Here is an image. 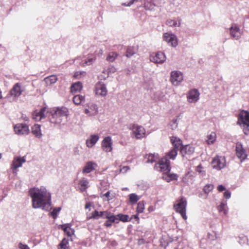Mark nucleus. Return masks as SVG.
Listing matches in <instances>:
<instances>
[{
    "label": "nucleus",
    "mask_w": 249,
    "mask_h": 249,
    "mask_svg": "<svg viewBox=\"0 0 249 249\" xmlns=\"http://www.w3.org/2000/svg\"><path fill=\"white\" fill-rule=\"evenodd\" d=\"M110 192H107L104 195V196H106L107 198V200L109 201L112 198V197L110 196Z\"/></svg>",
    "instance_id": "nucleus-57"
},
{
    "label": "nucleus",
    "mask_w": 249,
    "mask_h": 249,
    "mask_svg": "<svg viewBox=\"0 0 249 249\" xmlns=\"http://www.w3.org/2000/svg\"><path fill=\"white\" fill-rule=\"evenodd\" d=\"M216 140V134L214 132H208L206 139V143L209 144H213Z\"/></svg>",
    "instance_id": "nucleus-27"
},
{
    "label": "nucleus",
    "mask_w": 249,
    "mask_h": 249,
    "mask_svg": "<svg viewBox=\"0 0 249 249\" xmlns=\"http://www.w3.org/2000/svg\"><path fill=\"white\" fill-rule=\"evenodd\" d=\"M218 210L219 212H223L225 215L228 213V207L226 202H222L220 205L218 207Z\"/></svg>",
    "instance_id": "nucleus-37"
},
{
    "label": "nucleus",
    "mask_w": 249,
    "mask_h": 249,
    "mask_svg": "<svg viewBox=\"0 0 249 249\" xmlns=\"http://www.w3.org/2000/svg\"><path fill=\"white\" fill-rule=\"evenodd\" d=\"M230 34L235 39H238L241 36V32L239 27L233 24L230 28Z\"/></svg>",
    "instance_id": "nucleus-21"
},
{
    "label": "nucleus",
    "mask_w": 249,
    "mask_h": 249,
    "mask_svg": "<svg viewBox=\"0 0 249 249\" xmlns=\"http://www.w3.org/2000/svg\"><path fill=\"white\" fill-rule=\"evenodd\" d=\"M69 240L68 239L64 238L59 244V249H67Z\"/></svg>",
    "instance_id": "nucleus-42"
},
{
    "label": "nucleus",
    "mask_w": 249,
    "mask_h": 249,
    "mask_svg": "<svg viewBox=\"0 0 249 249\" xmlns=\"http://www.w3.org/2000/svg\"><path fill=\"white\" fill-rule=\"evenodd\" d=\"M217 190L219 192H222L226 190V188L222 185H219L217 187Z\"/></svg>",
    "instance_id": "nucleus-58"
},
{
    "label": "nucleus",
    "mask_w": 249,
    "mask_h": 249,
    "mask_svg": "<svg viewBox=\"0 0 249 249\" xmlns=\"http://www.w3.org/2000/svg\"><path fill=\"white\" fill-rule=\"evenodd\" d=\"M89 182L87 178H81L78 183V188L81 192H84L89 187Z\"/></svg>",
    "instance_id": "nucleus-25"
},
{
    "label": "nucleus",
    "mask_w": 249,
    "mask_h": 249,
    "mask_svg": "<svg viewBox=\"0 0 249 249\" xmlns=\"http://www.w3.org/2000/svg\"><path fill=\"white\" fill-rule=\"evenodd\" d=\"M195 151V147L191 145H186L180 149V153L183 157L189 159Z\"/></svg>",
    "instance_id": "nucleus-18"
},
{
    "label": "nucleus",
    "mask_w": 249,
    "mask_h": 249,
    "mask_svg": "<svg viewBox=\"0 0 249 249\" xmlns=\"http://www.w3.org/2000/svg\"><path fill=\"white\" fill-rule=\"evenodd\" d=\"M32 133L36 137L40 138L42 136L40 125L38 124H35L32 127Z\"/></svg>",
    "instance_id": "nucleus-29"
},
{
    "label": "nucleus",
    "mask_w": 249,
    "mask_h": 249,
    "mask_svg": "<svg viewBox=\"0 0 249 249\" xmlns=\"http://www.w3.org/2000/svg\"><path fill=\"white\" fill-rule=\"evenodd\" d=\"M166 24L172 27H179L181 24V19L179 18L174 19H168L166 21Z\"/></svg>",
    "instance_id": "nucleus-30"
},
{
    "label": "nucleus",
    "mask_w": 249,
    "mask_h": 249,
    "mask_svg": "<svg viewBox=\"0 0 249 249\" xmlns=\"http://www.w3.org/2000/svg\"><path fill=\"white\" fill-rule=\"evenodd\" d=\"M85 113L89 116H93L98 112V106L92 102L87 104L84 110Z\"/></svg>",
    "instance_id": "nucleus-13"
},
{
    "label": "nucleus",
    "mask_w": 249,
    "mask_h": 249,
    "mask_svg": "<svg viewBox=\"0 0 249 249\" xmlns=\"http://www.w3.org/2000/svg\"><path fill=\"white\" fill-rule=\"evenodd\" d=\"M48 113V109L44 107L42 108L39 111H34L33 113V119L36 121H41L45 118Z\"/></svg>",
    "instance_id": "nucleus-17"
},
{
    "label": "nucleus",
    "mask_w": 249,
    "mask_h": 249,
    "mask_svg": "<svg viewBox=\"0 0 249 249\" xmlns=\"http://www.w3.org/2000/svg\"><path fill=\"white\" fill-rule=\"evenodd\" d=\"M29 193L33 208H41L46 211L49 210L51 204V194L46 187H34L30 189Z\"/></svg>",
    "instance_id": "nucleus-1"
},
{
    "label": "nucleus",
    "mask_w": 249,
    "mask_h": 249,
    "mask_svg": "<svg viewBox=\"0 0 249 249\" xmlns=\"http://www.w3.org/2000/svg\"><path fill=\"white\" fill-rule=\"evenodd\" d=\"M118 56L117 53L115 52H111L108 53L107 57V60L109 62H113Z\"/></svg>",
    "instance_id": "nucleus-40"
},
{
    "label": "nucleus",
    "mask_w": 249,
    "mask_h": 249,
    "mask_svg": "<svg viewBox=\"0 0 249 249\" xmlns=\"http://www.w3.org/2000/svg\"><path fill=\"white\" fill-rule=\"evenodd\" d=\"M133 216H134V218L135 219H136L137 220H138V221L139 220V218L138 215L137 214L134 215Z\"/></svg>",
    "instance_id": "nucleus-64"
},
{
    "label": "nucleus",
    "mask_w": 249,
    "mask_h": 249,
    "mask_svg": "<svg viewBox=\"0 0 249 249\" xmlns=\"http://www.w3.org/2000/svg\"><path fill=\"white\" fill-rule=\"evenodd\" d=\"M231 192L229 191L226 190L224 192V197L226 199H229L231 197Z\"/></svg>",
    "instance_id": "nucleus-52"
},
{
    "label": "nucleus",
    "mask_w": 249,
    "mask_h": 249,
    "mask_svg": "<svg viewBox=\"0 0 249 249\" xmlns=\"http://www.w3.org/2000/svg\"><path fill=\"white\" fill-rule=\"evenodd\" d=\"M202 166L201 165H199L196 167V171L198 172L201 175L204 176L205 175V173L204 171L201 170Z\"/></svg>",
    "instance_id": "nucleus-50"
},
{
    "label": "nucleus",
    "mask_w": 249,
    "mask_h": 249,
    "mask_svg": "<svg viewBox=\"0 0 249 249\" xmlns=\"http://www.w3.org/2000/svg\"><path fill=\"white\" fill-rule=\"evenodd\" d=\"M194 178V173L192 172H188L183 178V182L192 183Z\"/></svg>",
    "instance_id": "nucleus-31"
},
{
    "label": "nucleus",
    "mask_w": 249,
    "mask_h": 249,
    "mask_svg": "<svg viewBox=\"0 0 249 249\" xmlns=\"http://www.w3.org/2000/svg\"><path fill=\"white\" fill-rule=\"evenodd\" d=\"M236 155L241 160L246 159L247 155L242 147V145L240 143H237L236 146Z\"/></svg>",
    "instance_id": "nucleus-22"
},
{
    "label": "nucleus",
    "mask_w": 249,
    "mask_h": 249,
    "mask_svg": "<svg viewBox=\"0 0 249 249\" xmlns=\"http://www.w3.org/2000/svg\"><path fill=\"white\" fill-rule=\"evenodd\" d=\"M200 93L197 89H193L187 94V100L190 103L196 102L199 98Z\"/></svg>",
    "instance_id": "nucleus-16"
},
{
    "label": "nucleus",
    "mask_w": 249,
    "mask_h": 249,
    "mask_svg": "<svg viewBox=\"0 0 249 249\" xmlns=\"http://www.w3.org/2000/svg\"><path fill=\"white\" fill-rule=\"evenodd\" d=\"M154 98L156 100L161 101L163 99V96L161 95L160 92H157L155 94Z\"/></svg>",
    "instance_id": "nucleus-49"
},
{
    "label": "nucleus",
    "mask_w": 249,
    "mask_h": 249,
    "mask_svg": "<svg viewBox=\"0 0 249 249\" xmlns=\"http://www.w3.org/2000/svg\"><path fill=\"white\" fill-rule=\"evenodd\" d=\"M85 73L86 72L85 71H77L75 73L74 76L75 77H78L80 74L84 75L85 74Z\"/></svg>",
    "instance_id": "nucleus-59"
},
{
    "label": "nucleus",
    "mask_w": 249,
    "mask_h": 249,
    "mask_svg": "<svg viewBox=\"0 0 249 249\" xmlns=\"http://www.w3.org/2000/svg\"><path fill=\"white\" fill-rule=\"evenodd\" d=\"M149 59L150 61L154 63L162 64L165 61L166 57L163 53L159 52L151 54Z\"/></svg>",
    "instance_id": "nucleus-12"
},
{
    "label": "nucleus",
    "mask_w": 249,
    "mask_h": 249,
    "mask_svg": "<svg viewBox=\"0 0 249 249\" xmlns=\"http://www.w3.org/2000/svg\"><path fill=\"white\" fill-rule=\"evenodd\" d=\"M226 165V160L224 157L217 156L215 157L212 161V166L213 168L219 170L223 168Z\"/></svg>",
    "instance_id": "nucleus-11"
},
{
    "label": "nucleus",
    "mask_w": 249,
    "mask_h": 249,
    "mask_svg": "<svg viewBox=\"0 0 249 249\" xmlns=\"http://www.w3.org/2000/svg\"><path fill=\"white\" fill-rule=\"evenodd\" d=\"M213 189V185L212 184H206L203 188L204 192L206 193H209Z\"/></svg>",
    "instance_id": "nucleus-46"
},
{
    "label": "nucleus",
    "mask_w": 249,
    "mask_h": 249,
    "mask_svg": "<svg viewBox=\"0 0 249 249\" xmlns=\"http://www.w3.org/2000/svg\"><path fill=\"white\" fill-rule=\"evenodd\" d=\"M129 169V167L128 166H124L122 168L120 169V172L121 173H125Z\"/></svg>",
    "instance_id": "nucleus-54"
},
{
    "label": "nucleus",
    "mask_w": 249,
    "mask_h": 249,
    "mask_svg": "<svg viewBox=\"0 0 249 249\" xmlns=\"http://www.w3.org/2000/svg\"><path fill=\"white\" fill-rule=\"evenodd\" d=\"M25 162V160L23 158H15L13 161L12 167L13 169H16L22 166L23 163Z\"/></svg>",
    "instance_id": "nucleus-28"
},
{
    "label": "nucleus",
    "mask_w": 249,
    "mask_h": 249,
    "mask_svg": "<svg viewBox=\"0 0 249 249\" xmlns=\"http://www.w3.org/2000/svg\"><path fill=\"white\" fill-rule=\"evenodd\" d=\"M82 89V84L81 82H78L73 84L71 88V92L76 93L80 92Z\"/></svg>",
    "instance_id": "nucleus-32"
},
{
    "label": "nucleus",
    "mask_w": 249,
    "mask_h": 249,
    "mask_svg": "<svg viewBox=\"0 0 249 249\" xmlns=\"http://www.w3.org/2000/svg\"><path fill=\"white\" fill-rule=\"evenodd\" d=\"M14 131L18 135H28L29 133V127L25 124H18L15 125Z\"/></svg>",
    "instance_id": "nucleus-14"
},
{
    "label": "nucleus",
    "mask_w": 249,
    "mask_h": 249,
    "mask_svg": "<svg viewBox=\"0 0 249 249\" xmlns=\"http://www.w3.org/2000/svg\"><path fill=\"white\" fill-rule=\"evenodd\" d=\"M148 211L150 212H152L153 211H154V208L152 206H150L149 207V208H148Z\"/></svg>",
    "instance_id": "nucleus-62"
},
{
    "label": "nucleus",
    "mask_w": 249,
    "mask_h": 249,
    "mask_svg": "<svg viewBox=\"0 0 249 249\" xmlns=\"http://www.w3.org/2000/svg\"><path fill=\"white\" fill-rule=\"evenodd\" d=\"M144 210V202L143 201H140L138 203L137 208V212L138 213H142L143 212Z\"/></svg>",
    "instance_id": "nucleus-43"
},
{
    "label": "nucleus",
    "mask_w": 249,
    "mask_h": 249,
    "mask_svg": "<svg viewBox=\"0 0 249 249\" xmlns=\"http://www.w3.org/2000/svg\"><path fill=\"white\" fill-rule=\"evenodd\" d=\"M99 136L97 134L91 135L86 141V146L89 148L92 147L98 141Z\"/></svg>",
    "instance_id": "nucleus-23"
},
{
    "label": "nucleus",
    "mask_w": 249,
    "mask_h": 249,
    "mask_svg": "<svg viewBox=\"0 0 249 249\" xmlns=\"http://www.w3.org/2000/svg\"><path fill=\"white\" fill-rule=\"evenodd\" d=\"M57 80L56 75H52L44 79V82L47 85L50 86L54 84Z\"/></svg>",
    "instance_id": "nucleus-34"
},
{
    "label": "nucleus",
    "mask_w": 249,
    "mask_h": 249,
    "mask_svg": "<svg viewBox=\"0 0 249 249\" xmlns=\"http://www.w3.org/2000/svg\"><path fill=\"white\" fill-rule=\"evenodd\" d=\"M61 209V207H57L54 208L53 211L50 213L51 216L54 219H55L57 217L58 214L59 213Z\"/></svg>",
    "instance_id": "nucleus-44"
},
{
    "label": "nucleus",
    "mask_w": 249,
    "mask_h": 249,
    "mask_svg": "<svg viewBox=\"0 0 249 249\" xmlns=\"http://www.w3.org/2000/svg\"><path fill=\"white\" fill-rule=\"evenodd\" d=\"M23 90L21 89L20 85L19 83L16 84L13 88L10 91V94L11 96H14L15 97H19Z\"/></svg>",
    "instance_id": "nucleus-26"
},
{
    "label": "nucleus",
    "mask_w": 249,
    "mask_h": 249,
    "mask_svg": "<svg viewBox=\"0 0 249 249\" xmlns=\"http://www.w3.org/2000/svg\"><path fill=\"white\" fill-rule=\"evenodd\" d=\"M97 167V164L95 162L88 161L86 163L82 172L83 174L89 173L94 170Z\"/></svg>",
    "instance_id": "nucleus-24"
},
{
    "label": "nucleus",
    "mask_w": 249,
    "mask_h": 249,
    "mask_svg": "<svg viewBox=\"0 0 249 249\" xmlns=\"http://www.w3.org/2000/svg\"><path fill=\"white\" fill-rule=\"evenodd\" d=\"M171 178V180H177L178 178V176L175 174H168Z\"/></svg>",
    "instance_id": "nucleus-55"
},
{
    "label": "nucleus",
    "mask_w": 249,
    "mask_h": 249,
    "mask_svg": "<svg viewBox=\"0 0 249 249\" xmlns=\"http://www.w3.org/2000/svg\"><path fill=\"white\" fill-rule=\"evenodd\" d=\"M241 127L243 128L245 135L249 134V112L245 110H242L238 115L237 122Z\"/></svg>",
    "instance_id": "nucleus-3"
},
{
    "label": "nucleus",
    "mask_w": 249,
    "mask_h": 249,
    "mask_svg": "<svg viewBox=\"0 0 249 249\" xmlns=\"http://www.w3.org/2000/svg\"><path fill=\"white\" fill-rule=\"evenodd\" d=\"M62 229L64 230V232L69 236H71L74 234V231L69 227L67 225H63L61 226Z\"/></svg>",
    "instance_id": "nucleus-38"
},
{
    "label": "nucleus",
    "mask_w": 249,
    "mask_h": 249,
    "mask_svg": "<svg viewBox=\"0 0 249 249\" xmlns=\"http://www.w3.org/2000/svg\"><path fill=\"white\" fill-rule=\"evenodd\" d=\"M169 159L170 158L167 154L165 157L160 160L159 163L155 164V168L158 171L162 172L163 173H169L171 170L170 162Z\"/></svg>",
    "instance_id": "nucleus-5"
},
{
    "label": "nucleus",
    "mask_w": 249,
    "mask_h": 249,
    "mask_svg": "<svg viewBox=\"0 0 249 249\" xmlns=\"http://www.w3.org/2000/svg\"><path fill=\"white\" fill-rule=\"evenodd\" d=\"M112 142L110 136L105 137L102 142V147L105 151L107 152H111L112 150Z\"/></svg>",
    "instance_id": "nucleus-20"
},
{
    "label": "nucleus",
    "mask_w": 249,
    "mask_h": 249,
    "mask_svg": "<svg viewBox=\"0 0 249 249\" xmlns=\"http://www.w3.org/2000/svg\"><path fill=\"white\" fill-rule=\"evenodd\" d=\"M132 130L131 136L137 139H141L145 137V130L143 127L137 124H132L130 126Z\"/></svg>",
    "instance_id": "nucleus-6"
},
{
    "label": "nucleus",
    "mask_w": 249,
    "mask_h": 249,
    "mask_svg": "<svg viewBox=\"0 0 249 249\" xmlns=\"http://www.w3.org/2000/svg\"><path fill=\"white\" fill-rule=\"evenodd\" d=\"M163 39L169 45L173 47H176L178 44L177 37L173 34L169 33L164 34Z\"/></svg>",
    "instance_id": "nucleus-15"
},
{
    "label": "nucleus",
    "mask_w": 249,
    "mask_h": 249,
    "mask_svg": "<svg viewBox=\"0 0 249 249\" xmlns=\"http://www.w3.org/2000/svg\"><path fill=\"white\" fill-rule=\"evenodd\" d=\"M95 93L96 95L104 97L107 93L106 86L103 83L99 82L96 84Z\"/></svg>",
    "instance_id": "nucleus-19"
},
{
    "label": "nucleus",
    "mask_w": 249,
    "mask_h": 249,
    "mask_svg": "<svg viewBox=\"0 0 249 249\" xmlns=\"http://www.w3.org/2000/svg\"><path fill=\"white\" fill-rule=\"evenodd\" d=\"M159 158L158 154H149L145 156V159L146 160V162L148 163H153L155 162Z\"/></svg>",
    "instance_id": "nucleus-33"
},
{
    "label": "nucleus",
    "mask_w": 249,
    "mask_h": 249,
    "mask_svg": "<svg viewBox=\"0 0 249 249\" xmlns=\"http://www.w3.org/2000/svg\"><path fill=\"white\" fill-rule=\"evenodd\" d=\"M85 97L81 95H76L73 97V102L76 105H80L82 102L85 101Z\"/></svg>",
    "instance_id": "nucleus-35"
},
{
    "label": "nucleus",
    "mask_w": 249,
    "mask_h": 249,
    "mask_svg": "<svg viewBox=\"0 0 249 249\" xmlns=\"http://www.w3.org/2000/svg\"><path fill=\"white\" fill-rule=\"evenodd\" d=\"M101 217L103 218L109 219L111 221H115V219H116L114 217V215L109 212L102 211L99 212L96 210L92 212L91 216L89 217L88 218L98 219Z\"/></svg>",
    "instance_id": "nucleus-7"
},
{
    "label": "nucleus",
    "mask_w": 249,
    "mask_h": 249,
    "mask_svg": "<svg viewBox=\"0 0 249 249\" xmlns=\"http://www.w3.org/2000/svg\"><path fill=\"white\" fill-rule=\"evenodd\" d=\"M116 71V69L113 66H110L108 68V72L114 73Z\"/></svg>",
    "instance_id": "nucleus-60"
},
{
    "label": "nucleus",
    "mask_w": 249,
    "mask_h": 249,
    "mask_svg": "<svg viewBox=\"0 0 249 249\" xmlns=\"http://www.w3.org/2000/svg\"><path fill=\"white\" fill-rule=\"evenodd\" d=\"M178 124L177 122V120H172L169 124V126H170L171 129L172 130H174V129H176L178 127Z\"/></svg>",
    "instance_id": "nucleus-48"
},
{
    "label": "nucleus",
    "mask_w": 249,
    "mask_h": 249,
    "mask_svg": "<svg viewBox=\"0 0 249 249\" xmlns=\"http://www.w3.org/2000/svg\"><path fill=\"white\" fill-rule=\"evenodd\" d=\"M138 49L137 47L134 46H129L127 48L126 56L127 57H130L137 52Z\"/></svg>",
    "instance_id": "nucleus-36"
},
{
    "label": "nucleus",
    "mask_w": 249,
    "mask_h": 249,
    "mask_svg": "<svg viewBox=\"0 0 249 249\" xmlns=\"http://www.w3.org/2000/svg\"><path fill=\"white\" fill-rule=\"evenodd\" d=\"M144 7L146 10H152L155 7V5L151 1H147L144 2Z\"/></svg>",
    "instance_id": "nucleus-45"
},
{
    "label": "nucleus",
    "mask_w": 249,
    "mask_h": 249,
    "mask_svg": "<svg viewBox=\"0 0 249 249\" xmlns=\"http://www.w3.org/2000/svg\"><path fill=\"white\" fill-rule=\"evenodd\" d=\"M134 2H135V0H131L128 3H124L122 4L123 5L130 7L131 5H132Z\"/></svg>",
    "instance_id": "nucleus-56"
},
{
    "label": "nucleus",
    "mask_w": 249,
    "mask_h": 249,
    "mask_svg": "<svg viewBox=\"0 0 249 249\" xmlns=\"http://www.w3.org/2000/svg\"><path fill=\"white\" fill-rule=\"evenodd\" d=\"M91 206V204L90 203H86L85 205V208L88 209Z\"/></svg>",
    "instance_id": "nucleus-61"
},
{
    "label": "nucleus",
    "mask_w": 249,
    "mask_h": 249,
    "mask_svg": "<svg viewBox=\"0 0 249 249\" xmlns=\"http://www.w3.org/2000/svg\"><path fill=\"white\" fill-rule=\"evenodd\" d=\"M18 248L20 249H30V248L28 246V245L25 244H23L21 243H20L18 244Z\"/></svg>",
    "instance_id": "nucleus-53"
},
{
    "label": "nucleus",
    "mask_w": 249,
    "mask_h": 249,
    "mask_svg": "<svg viewBox=\"0 0 249 249\" xmlns=\"http://www.w3.org/2000/svg\"><path fill=\"white\" fill-rule=\"evenodd\" d=\"M171 141L172 143L173 148L167 153V156L169 157L170 159L174 160L177 155L178 150H180V149L183 146L182 145L181 140L177 137H171Z\"/></svg>",
    "instance_id": "nucleus-4"
},
{
    "label": "nucleus",
    "mask_w": 249,
    "mask_h": 249,
    "mask_svg": "<svg viewBox=\"0 0 249 249\" xmlns=\"http://www.w3.org/2000/svg\"><path fill=\"white\" fill-rule=\"evenodd\" d=\"M162 178L163 179L165 180L167 182H169L171 180L168 173H163Z\"/></svg>",
    "instance_id": "nucleus-51"
},
{
    "label": "nucleus",
    "mask_w": 249,
    "mask_h": 249,
    "mask_svg": "<svg viewBox=\"0 0 249 249\" xmlns=\"http://www.w3.org/2000/svg\"><path fill=\"white\" fill-rule=\"evenodd\" d=\"M103 53V51L102 49H100V50L99 51V53H98V55H102Z\"/></svg>",
    "instance_id": "nucleus-63"
},
{
    "label": "nucleus",
    "mask_w": 249,
    "mask_h": 249,
    "mask_svg": "<svg viewBox=\"0 0 249 249\" xmlns=\"http://www.w3.org/2000/svg\"><path fill=\"white\" fill-rule=\"evenodd\" d=\"M84 57L79 56L73 59V63L77 65H80L83 67L91 65L95 60L96 57L93 55H89L86 59H83Z\"/></svg>",
    "instance_id": "nucleus-10"
},
{
    "label": "nucleus",
    "mask_w": 249,
    "mask_h": 249,
    "mask_svg": "<svg viewBox=\"0 0 249 249\" xmlns=\"http://www.w3.org/2000/svg\"><path fill=\"white\" fill-rule=\"evenodd\" d=\"M115 216H117V218L118 219V222L119 221L125 222L130 220H129V216L128 215L119 214Z\"/></svg>",
    "instance_id": "nucleus-41"
},
{
    "label": "nucleus",
    "mask_w": 249,
    "mask_h": 249,
    "mask_svg": "<svg viewBox=\"0 0 249 249\" xmlns=\"http://www.w3.org/2000/svg\"><path fill=\"white\" fill-rule=\"evenodd\" d=\"M52 117L50 122L56 125L64 124L69 114L68 109L66 107H58L51 111Z\"/></svg>",
    "instance_id": "nucleus-2"
},
{
    "label": "nucleus",
    "mask_w": 249,
    "mask_h": 249,
    "mask_svg": "<svg viewBox=\"0 0 249 249\" xmlns=\"http://www.w3.org/2000/svg\"><path fill=\"white\" fill-rule=\"evenodd\" d=\"M186 200L183 197L181 198V199L178 200V202L174 205V208L176 212L179 213L184 220L187 219V216L186 215Z\"/></svg>",
    "instance_id": "nucleus-8"
},
{
    "label": "nucleus",
    "mask_w": 249,
    "mask_h": 249,
    "mask_svg": "<svg viewBox=\"0 0 249 249\" xmlns=\"http://www.w3.org/2000/svg\"><path fill=\"white\" fill-rule=\"evenodd\" d=\"M170 81L174 86H178L183 80V74L179 71H173L170 73Z\"/></svg>",
    "instance_id": "nucleus-9"
},
{
    "label": "nucleus",
    "mask_w": 249,
    "mask_h": 249,
    "mask_svg": "<svg viewBox=\"0 0 249 249\" xmlns=\"http://www.w3.org/2000/svg\"><path fill=\"white\" fill-rule=\"evenodd\" d=\"M114 217H115V221H111L109 219H107L108 220L105 223V225L107 226V227H110L112 225V223H118V219L117 218V217L114 215Z\"/></svg>",
    "instance_id": "nucleus-47"
},
{
    "label": "nucleus",
    "mask_w": 249,
    "mask_h": 249,
    "mask_svg": "<svg viewBox=\"0 0 249 249\" xmlns=\"http://www.w3.org/2000/svg\"><path fill=\"white\" fill-rule=\"evenodd\" d=\"M140 198L141 197L136 194H131L129 195V201L132 204L136 203Z\"/></svg>",
    "instance_id": "nucleus-39"
}]
</instances>
